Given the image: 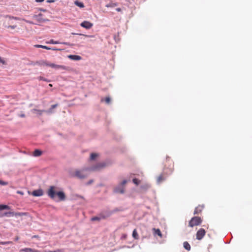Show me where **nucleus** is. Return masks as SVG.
Wrapping results in <instances>:
<instances>
[{"label":"nucleus","mask_w":252,"mask_h":252,"mask_svg":"<svg viewBox=\"0 0 252 252\" xmlns=\"http://www.w3.org/2000/svg\"><path fill=\"white\" fill-rule=\"evenodd\" d=\"M93 182H94L93 180H90L87 183L86 185H89L91 184L92 183H93Z\"/></svg>","instance_id":"35"},{"label":"nucleus","mask_w":252,"mask_h":252,"mask_svg":"<svg viewBox=\"0 0 252 252\" xmlns=\"http://www.w3.org/2000/svg\"><path fill=\"white\" fill-rule=\"evenodd\" d=\"M132 182L133 183L135 184L136 185H138L140 183V181L138 180L136 178H134L133 180H132Z\"/></svg>","instance_id":"29"},{"label":"nucleus","mask_w":252,"mask_h":252,"mask_svg":"<svg viewBox=\"0 0 252 252\" xmlns=\"http://www.w3.org/2000/svg\"><path fill=\"white\" fill-rule=\"evenodd\" d=\"M32 194L34 196H41L43 194V191L41 189L33 190L32 192Z\"/></svg>","instance_id":"10"},{"label":"nucleus","mask_w":252,"mask_h":252,"mask_svg":"<svg viewBox=\"0 0 252 252\" xmlns=\"http://www.w3.org/2000/svg\"><path fill=\"white\" fill-rule=\"evenodd\" d=\"M38 79L39 80H43V81H44L45 82H50V80H49L48 79H46V78H45L42 76H39V77H38Z\"/></svg>","instance_id":"30"},{"label":"nucleus","mask_w":252,"mask_h":252,"mask_svg":"<svg viewBox=\"0 0 252 252\" xmlns=\"http://www.w3.org/2000/svg\"><path fill=\"white\" fill-rule=\"evenodd\" d=\"M202 222V220L200 217H194L191 218L189 222V226L192 227L194 226L199 225Z\"/></svg>","instance_id":"4"},{"label":"nucleus","mask_w":252,"mask_h":252,"mask_svg":"<svg viewBox=\"0 0 252 252\" xmlns=\"http://www.w3.org/2000/svg\"><path fill=\"white\" fill-rule=\"evenodd\" d=\"M58 106V104L52 105L50 109L46 110L45 112L47 114H51L53 113V109Z\"/></svg>","instance_id":"13"},{"label":"nucleus","mask_w":252,"mask_h":252,"mask_svg":"<svg viewBox=\"0 0 252 252\" xmlns=\"http://www.w3.org/2000/svg\"><path fill=\"white\" fill-rule=\"evenodd\" d=\"M74 3L76 5L78 6V7H79L80 8H83L84 7V5L83 3H82L81 2H79L78 0L75 1Z\"/></svg>","instance_id":"24"},{"label":"nucleus","mask_w":252,"mask_h":252,"mask_svg":"<svg viewBox=\"0 0 252 252\" xmlns=\"http://www.w3.org/2000/svg\"><path fill=\"white\" fill-rule=\"evenodd\" d=\"M57 187L51 186L47 190L48 196L52 199H55L57 195L60 201H64L65 199V195L63 191H57Z\"/></svg>","instance_id":"2"},{"label":"nucleus","mask_w":252,"mask_h":252,"mask_svg":"<svg viewBox=\"0 0 252 252\" xmlns=\"http://www.w3.org/2000/svg\"><path fill=\"white\" fill-rule=\"evenodd\" d=\"M61 251L60 250H58V251H48L47 252H61Z\"/></svg>","instance_id":"48"},{"label":"nucleus","mask_w":252,"mask_h":252,"mask_svg":"<svg viewBox=\"0 0 252 252\" xmlns=\"http://www.w3.org/2000/svg\"><path fill=\"white\" fill-rule=\"evenodd\" d=\"M41 154L42 151L38 149H36L33 153V156L36 157H39Z\"/></svg>","instance_id":"15"},{"label":"nucleus","mask_w":252,"mask_h":252,"mask_svg":"<svg viewBox=\"0 0 252 252\" xmlns=\"http://www.w3.org/2000/svg\"><path fill=\"white\" fill-rule=\"evenodd\" d=\"M0 63L4 64L5 63V61L0 57Z\"/></svg>","instance_id":"34"},{"label":"nucleus","mask_w":252,"mask_h":252,"mask_svg":"<svg viewBox=\"0 0 252 252\" xmlns=\"http://www.w3.org/2000/svg\"><path fill=\"white\" fill-rule=\"evenodd\" d=\"M68 58L70 60L74 61H79L82 59L81 56L75 55H70L68 56Z\"/></svg>","instance_id":"11"},{"label":"nucleus","mask_w":252,"mask_h":252,"mask_svg":"<svg viewBox=\"0 0 252 252\" xmlns=\"http://www.w3.org/2000/svg\"><path fill=\"white\" fill-rule=\"evenodd\" d=\"M0 185L2 186H6L8 185V183L6 182H4L0 180Z\"/></svg>","instance_id":"32"},{"label":"nucleus","mask_w":252,"mask_h":252,"mask_svg":"<svg viewBox=\"0 0 252 252\" xmlns=\"http://www.w3.org/2000/svg\"><path fill=\"white\" fill-rule=\"evenodd\" d=\"M203 207L201 206H198L195 208L194 211V214H198L199 213H200L202 210Z\"/></svg>","instance_id":"17"},{"label":"nucleus","mask_w":252,"mask_h":252,"mask_svg":"<svg viewBox=\"0 0 252 252\" xmlns=\"http://www.w3.org/2000/svg\"><path fill=\"white\" fill-rule=\"evenodd\" d=\"M47 44H57L60 43V42L58 41H54L53 39H51L49 41L46 42Z\"/></svg>","instance_id":"28"},{"label":"nucleus","mask_w":252,"mask_h":252,"mask_svg":"<svg viewBox=\"0 0 252 252\" xmlns=\"http://www.w3.org/2000/svg\"><path fill=\"white\" fill-rule=\"evenodd\" d=\"M42 14L39 13L38 15H33L32 18L36 20L38 23H43L46 21H48V19H45L42 18Z\"/></svg>","instance_id":"6"},{"label":"nucleus","mask_w":252,"mask_h":252,"mask_svg":"<svg viewBox=\"0 0 252 252\" xmlns=\"http://www.w3.org/2000/svg\"><path fill=\"white\" fill-rule=\"evenodd\" d=\"M16 27V26H9L8 28H10L12 29H14Z\"/></svg>","instance_id":"41"},{"label":"nucleus","mask_w":252,"mask_h":252,"mask_svg":"<svg viewBox=\"0 0 252 252\" xmlns=\"http://www.w3.org/2000/svg\"><path fill=\"white\" fill-rule=\"evenodd\" d=\"M50 50H54V51H58V50H60V49H57L56 48H50Z\"/></svg>","instance_id":"40"},{"label":"nucleus","mask_w":252,"mask_h":252,"mask_svg":"<svg viewBox=\"0 0 252 252\" xmlns=\"http://www.w3.org/2000/svg\"><path fill=\"white\" fill-rule=\"evenodd\" d=\"M20 117H22V118H24V117H25V114H21V115H20Z\"/></svg>","instance_id":"45"},{"label":"nucleus","mask_w":252,"mask_h":252,"mask_svg":"<svg viewBox=\"0 0 252 252\" xmlns=\"http://www.w3.org/2000/svg\"><path fill=\"white\" fill-rule=\"evenodd\" d=\"M10 207L8 205H0V211L4 210V209H9Z\"/></svg>","instance_id":"27"},{"label":"nucleus","mask_w":252,"mask_h":252,"mask_svg":"<svg viewBox=\"0 0 252 252\" xmlns=\"http://www.w3.org/2000/svg\"><path fill=\"white\" fill-rule=\"evenodd\" d=\"M62 43L64 44V45H68V46H72L74 45L73 44L70 43L69 42H63Z\"/></svg>","instance_id":"33"},{"label":"nucleus","mask_w":252,"mask_h":252,"mask_svg":"<svg viewBox=\"0 0 252 252\" xmlns=\"http://www.w3.org/2000/svg\"><path fill=\"white\" fill-rule=\"evenodd\" d=\"M49 66H50L52 68L56 69L65 70L66 68V66H65L64 65L56 64L52 63H50V64H49Z\"/></svg>","instance_id":"9"},{"label":"nucleus","mask_w":252,"mask_h":252,"mask_svg":"<svg viewBox=\"0 0 252 252\" xmlns=\"http://www.w3.org/2000/svg\"><path fill=\"white\" fill-rule=\"evenodd\" d=\"M10 18L14 19H18V18L17 17H9Z\"/></svg>","instance_id":"47"},{"label":"nucleus","mask_w":252,"mask_h":252,"mask_svg":"<svg viewBox=\"0 0 252 252\" xmlns=\"http://www.w3.org/2000/svg\"><path fill=\"white\" fill-rule=\"evenodd\" d=\"M183 246L186 250L188 251H189L190 250V245L188 242H184L183 243Z\"/></svg>","instance_id":"18"},{"label":"nucleus","mask_w":252,"mask_h":252,"mask_svg":"<svg viewBox=\"0 0 252 252\" xmlns=\"http://www.w3.org/2000/svg\"><path fill=\"white\" fill-rule=\"evenodd\" d=\"M128 182L127 180H124L113 189V192L115 193L124 194L125 192V186Z\"/></svg>","instance_id":"3"},{"label":"nucleus","mask_w":252,"mask_h":252,"mask_svg":"<svg viewBox=\"0 0 252 252\" xmlns=\"http://www.w3.org/2000/svg\"><path fill=\"white\" fill-rule=\"evenodd\" d=\"M17 193L18 194H20L21 195H23L24 193V192L22 191H21V190H17Z\"/></svg>","instance_id":"36"},{"label":"nucleus","mask_w":252,"mask_h":252,"mask_svg":"<svg viewBox=\"0 0 252 252\" xmlns=\"http://www.w3.org/2000/svg\"><path fill=\"white\" fill-rule=\"evenodd\" d=\"M80 25L86 29H90L93 26V24L89 21H84L81 23Z\"/></svg>","instance_id":"8"},{"label":"nucleus","mask_w":252,"mask_h":252,"mask_svg":"<svg viewBox=\"0 0 252 252\" xmlns=\"http://www.w3.org/2000/svg\"><path fill=\"white\" fill-rule=\"evenodd\" d=\"M205 233L206 232L204 229L200 228L196 233V239L199 240L202 239Z\"/></svg>","instance_id":"7"},{"label":"nucleus","mask_w":252,"mask_h":252,"mask_svg":"<svg viewBox=\"0 0 252 252\" xmlns=\"http://www.w3.org/2000/svg\"><path fill=\"white\" fill-rule=\"evenodd\" d=\"M106 166V163L105 162H101L93 165L84 166L81 169L75 170L73 173L71 174V176L79 179H84L88 176L89 172L99 171Z\"/></svg>","instance_id":"1"},{"label":"nucleus","mask_w":252,"mask_h":252,"mask_svg":"<svg viewBox=\"0 0 252 252\" xmlns=\"http://www.w3.org/2000/svg\"><path fill=\"white\" fill-rule=\"evenodd\" d=\"M32 111L38 115H41L43 112H45L46 110H40L36 109H33L32 110Z\"/></svg>","instance_id":"16"},{"label":"nucleus","mask_w":252,"mask_h":252,"mask_svg":"<svg viewBox=\"0 0 252 252\" xmlns=\"http://www.w3.org/2000/svg\"><path fill=\"white\" fill-rule=\"evenodd\" d=\"M165 179L163 177L162 175H160L157 178V183L160 184L163 181L165 180Z\"/></svg>","instance_id":"19"},{"label":"nucleus","mask_w":252,"mask_h":252,"mask_svg":"<svg viewBox=\"0 0 252 252\" xmlns=\"http://www.w3.org/2000/svg\"><path fill=\"white\" fill-rule=\"evenodd\" d=\"M36 63L40 65H46L48 66H49V64H50V63L44 60L36 62Z\"/></svg>","instance_id":"12"},{"label":"nucleus","mask_w":252,"mask_h":252,"mask_svg":"<svg viewBox=\"0 0 252 252\" xmlns=\"http://www.w3.org/2000/svg\"><path fill=\"white\" fill-rule=\"evenodd\" d=\"M22 251L24 252H39L38 250L32 249L31 248H24L22 250Z\"/></svg>","instance_id":"14"},{"label":"nucleus","mask_w":252,"mask_h":252,"mask_svg":"<svg viewBox=\"0 0 252 252\" xmlns=\"http://www.w3.org/2000/svg\"><path fill=\"white\" fill-rule=\"evenodd\" d=\"M4 217L3 213L0 212V217Z\"/></svg>","instance_id":"46"},{"label":"nucleus","mask_w":252,"mask_h":252,"mask_svg":"<svg viewBox=\"0 0 252 252\" xmlns=\"http://www.w3.org/2000/svg\"><path fill=\"white\" fill-rule=\"evenodd\" d=\"M72 34H74V35L78 34V35H84V36H89L88 35H84L83 34H79V33H73V32H72Z\"/></svg>","instance_id":"39"},{"label":"nucleus","mask_w":252,"mask_h":252,"mask_svg":"<svg viewBox=\"0 0 252 252\" xmlns=\"http://www.w3.org/2000/svg\"><path fill=\"white\" fill-rule=\"evenodd\" d=\"M132 237L135 239H138V233H137V231H136V229H134L133 232H132Z\"/></svg>","instance_id":"25"},{"label":"nucleus","mask_w":252,"mask_h":252,"mask_svg":"<svg viewBox=\"0 0 252 252\" xmlns=\"http://www.w3.org/2000/svg\"><path fill=\"white\" fill-rule=\"evenodd\" d=\"M98 155L96 153H92L90 156V159L91 160H94L96 157H97Z\"/></svg>","instance_id":"26"},{"label":"nucleus","mask_w":252,"mask_h":252,"mask_svg":"<svg viewBox=\"0 0 252 252\" xmlns=\"http://www.w3.org/2000/svg\"><path fill=\"white\" fill-rule=\"evenodd\" d=\"M153 231L155 232V235H158V236L161 237L162 234L160 232V230L159 229L153 228Z\"/></svg>","instance_id":"20"},{"label":"nucleus","mask_w":252,"mask_h":252,"mask_svg":"<svg viewBox=\"0 0 252 252\" xmlns=\"http://www.w3.org/2000/svg\"><path fill=\"white\" fill-rule=\"evenodd\" d=\"M31 64H32V65H35V64H37L36 63V62H35V63H34V62H32V63H31Z\"/></svg>","instance_id":"49"},{"label":"nucleus","mask_w":252,"mask_h":252,"mask_svg":"<svg viewBox=\"0 0 252 252\" xmlns=\"http://www.w3.org/2000/svg\"><path fill=\"white\" fill-rule=\"evenodd\" d=\"M34 47L36 48H41L45 49L47 50L50 49V47H49L44 46V45H39V44L35 45Z\"/></svg>","instance_id":"21"},{"label":"nucleus","mask_w":252,"mask_h":252,"mask_svg":"<svg viewBox=\"0 0 252 252\" xmlns=\"http://www.w3.org/2000/svg\"><path fill=\"white\" fill-rule=\"evenodd\" d=\"M105 217L104 216H102L100 217H94L92 218V220L95 221V220H100L102 219H105Z\"/></svg>","instance_id":"23"},{"label":"nucleus","mask_w":252,"mask_h":252,"mask_svg":"<svg viewBox=\"0 0 252 252\" xmlns=\"http://www.w3.org/2000/svg\"><path fill=\"white\" fill-rule=\"evenodd\" d=\"M150 188V185L148 184H145L141 186L140 188L142 189L146 190Z\"/></svg>","instance_id":"22"},{"label":"nucleus","mask_w":252,"mask_h":252,"mask_svg":"<svg viewBox=\"0 0 252 252\" xmlns=\"http://www.w3.org/2000/svg\"><path fill=\"white\" fill-rule=\"evenodd\" d=\"M55 1V0H47L46 1L48 3H53Z\"/></svg>","instance_id":"37"},{"label":"nucleus","mask_w":252,"mask_h":252,"mask_svg":"<svg viewBox=\"0 0 252 252\" xmlns=\"http://www.w3.org/2000/svg\"><path fill=\"white\" fill-rule=\"evenodd\" d=\"M126 237V234H124L122 237V239H125Z\"/></svg>","instance_id":"44"},{"label":"nucleus","mask_w":252,"mask_h":252,"mask_svg":"<svg viewBox=\"0 0 252 252\" xmlns=\"http://www.w3.org/2000/svg\"><path fill=\"white\" fill-rule=\"evenodd\" d=\"M105 101L106 102V103L107 104H109L110 101H111V98L110 97H106L105 98Z\"/></svg>","instance_id":"31"},{"label":"nucleus","mask_w":252,"mask_h":252,"mask_svg":"<svg viewBox=\"0 0 252 252\" xmlns=\"http://www.w3.org/2000/svg\"><path fill=\"white\" fill-rule=\"evenodd\" d=\"M38 10L40 11H42V12H46L47 10L46 9H43V8H39L38 9Z\"/></svg>","instance_id":"38"},{"label":"nucleus","mask_w":252,"mask_h":252,"mask_svg":"<svg viewBox=\"0 0 252 252\" xmlns=\"http://www.w3.org/2000/svg\"><path fill=\"white\" fill-rule=\"evenodd\" d=\"M116 11H118V12H120L121 11V8H117L116 9Z\"/></svg>","instance_id":"43"},{"label":"nucleus","mask_w":252,"mask_h":252,"mask_svg":"<svg viewBox=\"0 0 252 252\" xmlns=\"http://www.w3.org/2000/svg\"><path fill=\"white\" fill-rule=\"evenodd\" d=\"M27 23H30V24H33V23H32V22H31V21H27Z\"/></svg>","instance_id":"50"},{"label":"nucleus","mask_w":252,"mask_h":252,"mask_svg":"<svg viewBox=\"0 0 252 252\" xmlns=\"http://www.w3.org/2000/svg\"><path fill=\"white\" fill-rule=\"evenodd\" d=\"M25 215L24 213H14V212H7L3 213L4 217H10L15 216H22Z\"/></svg>","instance_id":"5"},{"label":"nucleus","mask_w":252,"mask_h":252,"mask_svg":"<svg viewBox=\"0 0 252 252\" xmlns=\"http://www.w3.org/2000/svg\"><path fill=\"white\" fill-rule=\"evenodd\" d=\"M36 2H41L44 1V0H35Z\"/></svg>","instance_id":"42"}]
</instances>
